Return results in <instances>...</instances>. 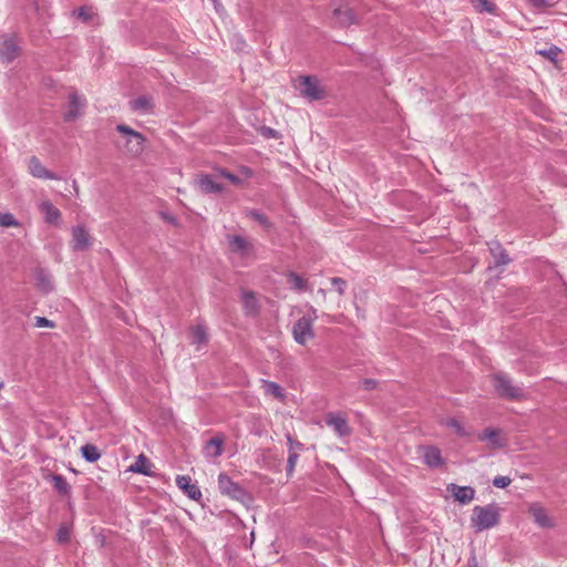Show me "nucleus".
<instances>
[{
	"label": "nucleus",
	"mask_w": 567,
	"mask_h": 567,
	"mask_svg": "<svg viewBox=\"0 0 567 567\" xmlns=\"http://www.w3.org/2000/svg\"><path fill=\"white\" fill-rule=\"evenodd\" d=\"M501 518L499 507L496 504L475 506L471 517V525L476 533L493 528L498 525Z\"/></svg>",
	"instance_id": "obj_1"
},
{
	"label": "nucleus",
	"mask_w": 567,
	"mask_h": 567,
	"mask_svg": "<svg viewBox=\"0 0 567 567\" xmlns=\"http://www.w3.org/2000/svg\"><path fill=\"white\" fill-rule=\"evenodd\" d=\"M116 131L123 135L124 142L121 145L126 154L132 157L140 156L145 148V136L126 124H118Z\"/></svg>",
	"instance_id": "obj_2"
},
{
	"label": "nucleus",
	"mask_w": 567,
	"mask_h": 567,
	"mask_svg": "<svg viewBox=\"0 0 567 567\" xmlns=\"http://www.w3.org/2000/svg\"><path fill=\"white\" fill-rule=\"evenodd\" d=\"M493 386L497 394L507 400H519L525 396L524 389L514 384L513 380L504 373L493 375Z\"/></svg>",
	"instance_id": "obj_3"
},
{
	"label": "nucleus",
	"mask_w": 567,
	"mask_h": 567,
	"mask_svg": "<svg viewBox=\"0 0 567 567\" xmlns=\"http://www.w3.org/2000/svg\"><path fill=\"white\" fill-rule=\"evenodd\" d=\"M298 89L301 96L309 101H319L327 97L324 87L320 84V81L316 76H300Z\"/></svg>",
	"instance_id": "obj_4"
},
{
	"label": "nucleus",
	"mask_w": 567,
	"mask_h": 567,
	"mask_svg": "<svg viewBox=\"0 0 567 567\" xmlns=\"http://www.w3.org/2000/svg\"><path fill=\"white\" fill-rule=\"evenodd\" d=\"M227 241L229 250L241 260L255 258V245L250 239L240 235H227Z\"/></svg>",
	"instance_id": "obj_5"
},
{
	"label": "nucleus",
	"mask_w": 567,
	"mask_h": 567,
	"mask_svg": "<svg viewBox=\"0 0 567 567\" xmlns=\"http://www.w3.org/2000/svg\"><path fill=\"white\" fill-rule=\"evenodd\" d=\"M218 488L221 494L227 495L233 499L240 502L248 499L246 491L224 473L218 476Z\"/></svg>",
	"instance_id": "obj_6"
},
{
	"label": "nucleus",
	"mask_w": 567,
	"mask_h": 567,
	"mask_svg": "<svg viewBox=\"0 0 567 567\" xmlns=\"http://www.w3.org/2000/svg\"><path fill=\"white\" fill-rule=\"evenodd\" d=\"M311 318H299L292 327V336L297 343L305 346L315 337Z\"/></svg>",
	"instance_id": "obj_7"
},
{
	"label": "nucleus",
	"mask_w": 567,
	"mask_h": 567,
	"mask_svg": "<svg viewBox=\"0 0 567 567\" xmlns=\"http://www.w3.org/2000/svg\"><path fill=\"white\" fill-rule=\"evenodd\" d=\"M528 513L533 517L534 523L542 528H554L556 523L550 517L544 506L539 503H532L528 505Z\"/></svg>",
	"instance_id": "obj_8"
},
{
	"label": "nucleus",
	"mask_w": 567,
	"mask_h": 567,
	"mask_svg": "<svg viewBox=\"0 0 567 567\" xmlns=\"http://www.w3.org/2000/svg\"><path fill=\"white\" fill-rule=\"evenodd\" d=\"M72 249L75 251H83L91 246V236L83 226L72 227Z\"/></svg>",
	"instance_id": "obj_9"
},
{
	"label": "nucleus",
	"mask_w": 567,
	"mask_h": 567,
	"mask_svg": "<svg viewBox=\"0 0 567 567\" xmlns=\"http://www.w3.org/2000/svg\"><path fill=\"white\" fill-rule=\"evenodd\" d=\"M85 106V100L72 92L69 95V111L64 114L66 122H72L81 115V110Z\"/></svg>",
	"instance_id": "obj_10"
},
{
	"label": "nucleus",
	"mask_w": 567,
	"mask_h": 567,
	"mask_svg": "<svg viewBox=\"0 0 567 567\" xmlns=\"http://www.w3.org/2000/svg\"><path fill=\"white\" fill-rule=\"evenodd\" d=\"M326 423L328 426L332 427L333 431L339 436H347V435H350V433H351V429L348 424L347 419L339 414H333V413L328 414L327 419H326Z\"/></svg>",
	"instance_id": "obj_11"
},
{
	"label": "nucleus",
	"mask_w": 567,
	"mask_h": 567,
	"mask_svg": "<svg viewBox=\"0 0 567 567\" xmlns=\"http://www.w3.org/2000/svg\"><path fill=\"white\" fill-rule=\"evenodd\" d=\"M478 440L486 442L492 449L505 446L506 440L501 435L499 430L487 427L478 434Z\"/></svg>",
	"instance_id": "obj_12"
},
{
	"label": "nucleus",
	"mask_w": 567,
	"mask_h": 567,
	"mask_svg": "<svg viewBox=\"0 0 567 567\" xmlns=\"http://www.w3.org/2000/svg\"><path fill=\"white\" fill-rule=\"evenodd\" d=\"M176 485L193 501H198L202 497V492L196 484L192 483V478L187 475H179L176 477Z\"/></svg>",
	"instance_id": "obj_13"
},
{
	"label": "nucleus",
	"mask_w": 567,
	"mask_h": 567,
	"mask_svg": "<svg viewBox=\"0 0 567 567\" xmlns=\"http://www.w3.org/2000/svg\"><path fill=\"white\" fill-rule=\"evenodd\" d=\"M447 491L461 504H468L474 499L475 489L471 486H458L454 483L447 485Z\"/></svg>",
	"instance_id": "obj_14"
},
{
	"label": "nucleus",
	"mask_w": 567,
	"mask_h": 567,
	"mask_svg": "<svg viewBox=\"0 0 567 567\" xmlns=\"http://www.w3.org/2000/svg\"><path fill=\"white\" fill-rule=\"evenodd\" d=\"M19 55V48L13 38L3 37L0 43V59L12 62Z\"/></svg>",
	"instance_id": "obj_15"
},
{
	"label": "nucleus",
	"mask_w": 567,
	"mask_h": 567,
	"mask_svg": "<svg viewBox=\"0 0 567 567\" xmlns=\"http://www.w3.org/2000/svg\"><path fill=\"white\" fill-rule=\"evenodd\" d=\"M29 173L35 177V178H42V179H59V177L54 174L48 171L40 159L35 156H32L29 161Z\"/></svg>",
	"instance_id": "obj_16"
},
{
	"label": "nucleus",
	"mask_w": 567,
	"mask_h": 567,
	"mask_svg": "<svg viewBox=\"0 0 567 567\" xmlns=\"http://www.w3.org/2000/svg\"><path fill=\"white\" fill-rule=\"evenodd\" d=\"M39 210L44 215V220L51 225H59L61 212L50 200H43L39 205Z\"/></svg>",
	"instance_id": "obj_17"
},
{
	"label": "nucleus",
	"mask_w": 567,
	"mask_h": 567,
	"mask_svg": "<svg viewBox=\"0 0 567 567\" xmlns=\"http://www.w3.org/2000/svg\"><path fill=\"white\" fill-rule=\"evenodd\" d=\"M196 185L205 194H217L223 192V186L210 175H199L196 178Z\"/></svg>",
	"instance_id": "obj_18"
},
{
	"label": "nucleus",
	"mask_w": 567,
	"mask_h": 567,
	"mask_svg": "<svg viewBox=\"0 0 567 567\" xmlns=\"http://www.w3.org/2000/svg\"><path fill=\"white\" fill-rule=\"evenodd\" d=\"M336 23L340 27H349L357 22L355 14L349 7H339L333 11Z\"/></svg>",
	"instance_id": "obj_19"
},
{
	"label": "nucleus",
	"mask_w": 567,
	"mask_h": 567,
	"mask_svg": "<svg viewBox=\"0 0 567 567\" xmlns=\"http://www.w3.org/2000/svg\"><path fill=\"white\" fill-rule=\"evenodd\" d=\"M423 461L430 467H439L443 465V458L441 451L435 446H423L421 447Z\"/></svg>",
	"instance_id": "obj_20"
},
{
	"label": "nucleus",
	"mask_w": 567,
	"mask_h": 567,
	"mask_svg": "<svg viewBox=\"0 0 567 567\" xmlns=\"http://www.w3.org/2000/svg\"><path fill=\"white\" fill-rule=\"evenodd\" d=\"M240 299L247 316H255L258 312V300L252 291L241 290Z\"/></svg>",
	"instance_id": "obj_21"
},
{
	"label": "nucleus",
	"mask_w": 567,
	"mask_h": 567,
	"mask_svg": "<svg viewBox=\"0 0 567 567\" xmlns=\"http://www.w3.org/2000/svg\"><path fill=\"white\" fill-rule=\"evenodd\" d=\"M488 248L494 258V265L496 267L505 266L511 262V258L508 257L507 252L501 246L499 243H497V241L489 243Z\"/></svg>",
	"instance_id": "obj_22"
},
{
	"label": "nucleus",
	"mask_w": 567,
	"mask_h": 567,
	"mask_svg": "<svg viewBox=\"0 0 567 567\" xmlns=\"http://www.w3.org/2000/svg\"><path fill=\"white\" fill-rule=\"evenodd\" d=\"M224 436L216 435L207 441L204 447V454L206 457H218L223 453Z\"/></svg>",
	"instance_id": "obj_23"
},
{
	"label": "nucleus",
	"mask_w": 567,
	"mask_h": 567,
	"mask_svg": "<svg viewBox=\"0 0 567 567\" xmlns=\"http://www.w3.org/2000/svg\"><path fill=\"white\" fill-rule=\"evenodd\" d=\"M152 466L153 464L150 462V460L144 454H140L136 457L135 462L130 465L128 471L133 473L143 474L146 476H152Z\"/></svg>",
	"instance_id": "obj_24"
},
{
	"label": "nucleus",
	"mask_w": 567,
	"mask_h": 567,
	"mask_svg": "<svg viewBox=\"0 0 567 567\" xmlns=\"http://www.w3.org/2000/svg\"><path fill=\"white\" fill-rule=\"evenodd\" d=\"M35 286L42 292L48 293L53 290L51 275L44 269H38L34 275Z\"/></svg>",
	"instance_id": "obj_25"
},
{
	"label": "nucleus",
	"mask_w": 567,
	"mask_h": 567,
	"mask_svg": "<svg viewBox=\"0 0 567 567\" xmlns=\"http://www.w3.org/2000/svg\"><path fill=\"white\" fill-rule=\"evenodd\" d=\"M131 109L137 112L148 113L153 109V99L147 95H141L130 102Z\"/></svg>",
	"instance_id": "obj_26"
},
{
	"label": "nucleus",
	"mask_w": 567,
	"mask_h": 567,
	"mask_svg": "<svg viewBox=\"0 0 567 567\" xmlns=\"http://www.w3.org/2000/svg\"><path fill=\"white\" fill-rule=\"evenodd\" d=\"M262 389L265 390L266 394H271L280 401H284L286 398L284 389L274 381L262 380Z\"/></svg>",
	"instance_id": "obj_27"
},
{
	"label": "nucleus",
	"mask_w": 567,
	"mask_h": 567,
	"mask_svg": "<svg viewBox=\"0 0 567 567\" xmlns=\"http://www.w3.org/2000/svg\"><path fill=\"white\" fill-rule=\"evenodd\" d=\"M288 284L290 285L291 289L298 290V291H305L308 290V281L303 279L301 276L293 271H289L287 274Z\"/></svg>",
	"instance_id": "obj_28"
},
{
	"label": "nucleus",
	"mask_w": 567,
	"mask_h": 567,
	"mask_svg": "<svg viewBox=\"0 0 567 567\" xmlns=\"http://www.w3.org/2000/svg\"><path fill=\"white\" fill-rule=\"evenodd\" d=\"M51 482L53 484V487L61 494V495H68L71 491V486L70 484L68 483V481L65 480V477H63L62 475L60 474H53L51 476Z\"/></svg>",
	"instance_id": "obj_29"
},
{
	"label": "nucleus",
	"mask_w": 567,
	"mask_h": 567,
	"mask_svg": "<svg viewBox=\"0 0 567 567\" xmlns=\"http://www.w3.org/2000/svg\"><path fill=\"white\" fill-rule=\"evenodd\" d=\"M82 456L90 463L96 462L101 457V453L93 444H85L81 447Z\"/></svg>",
	"instance_id": "obj_30"
},
{
	"label": "nucleus",
	"mask_w": 567,
	"mask_h": 567,
	"mask_svg": "<svg viewBox=\"0 0 567 567\" xmlns=\"http://www.w3.org/2000/svg\"><path fill=\"white\" fill-rule=\"evenodd\" d=\"M192 342L195 344H204L207 342V331L204 326H196L193 328L190 333Z\"/></svg>",
	"instance_id": "obj_31"
},
{
	"label": "nucleus",
	"mask_w": 567,
	"mask_h": 567,
	"mask_svg": "<svg viewBox=\"0 0 567 567\" xmlns=\"http://www.w3.org/2000/svg\"><path fill=\"white\" fill-rule=\"evenodd\" d=\"M472 3L480 12L496 13L497 7L489 0H472Z\"/></svg>",
	"instance_id": "obj_32"
},
{
	"label": "nucleus",
	"mask_w": 567,
	"mask_h": 567,
	"mask_svg": "<svg viewBox=\"0 0 567 567\" xmlns=\"http://www.w3.org/2000/svg\"><path fill=\"white\" fill-rule=\"evenodd\" d=\"M246 215L248 217L252 218L254 220H256L258 224H260L265 228L271 227V223L269 221L268 217L256 209L248 210L246 213Z\"/></svg>",
	"instance_id": "obj_33"
},
{
	"label": "nucleus",
	"mask_w": 567,
	"mask_h": 567,
	"mask_svg": "<svg viewBox=\"0 0 567 567\" xmlns=\"http://www.w3.org/2000/svg\"><path fill=\"white\" fill-rule=\"evenodd\" d=\"M20 223L11 213H0V227H18Z\"/></svg>",
	"instance_id": "obj_34"
},
{
	"label": "nucleus",
	"mask_w": 567,
	"mask_h": 567,
	"mask_svg": "<svg viewBox=\"0 0 567 567\" xmlns=\"http://www.w3.org/2000/svg\"><path fill=\"white\" fill-rule=\"evenodd\" d=\"M560 52H561V50L556 45H551L549 49H546V50L537 51V53L539 55L546 58L547 60H549L551 62H556L557 56L559 55Z\"/></svg>",
	"instance_id": "obj_35"
},
{
	"label": "nucleus",
	"mask_w": 567,
	"mask_h": 567,
	"mask_svg": "<svg viewBox=\"0 0 567 567\" xmlns=\"http://www.w3.org/2000/svg\"><path fill=\"white\" fill-rule=\"evenodd\" d=\"M444 424L447 426V427H451L460 436H466L470 434V432H467L463 425L461 424V422L456 419H449L444 422Z\"/></svg>",
	"instance_id": "obj_36"
},
{
	"label": "nucleus",
	"mask_w": 567,
	"mask_h": 567,
	"mask_svg": "<svg viewBox=\"0 0 567 567\" xmlns=\"http://www.w3.org/2000/svg\"><path fill=\"white\" fill-rule=\"evenodd\" d=\"M288 460H287V475L291 476L293 474L296 464L299 458V453L297 451H288Z\"/></svg>",
	"instance_id": "obj_37"
},
{
	"label": "nucleus",
	"mask_w": 567,
	"mask_h": 567,
	"mask_svg": "<svg viewBox=\"0 0 567 567\" xmlns=\"http://www.w3.org/2000/svg\"><path fill=\"white\" fill-rule=\"evenodd\" d=\"M331 284L336 287L338 293L342 296L346 291L347 282L342 278L333 277L331 278Z\"/></svg>",
	"instance_id": "obj_38"
},
{
	"label": "nucleus",
	"mask_w": 567,
	"mask_h": 567,
	"mask_svg": "<svg viewBox=\"0 0 567 567\" xmlns=\"http://www.w3.org/2000/svg\"><path fill=\"white\" fill-rule=\"evenodd\" d=\"M56 538H58V542L61 543V544H65L69 542L70 539V530L68 527L65 526H62L59 528L58 530V534H56Z\"/></svg>",
	"instance_id": "obj_39"
},
{
	"label": "nucleus",
	"mask_w": 567,
	"mask_h": 567,
	"mask_svg": "<svg viewBox=\"0 0 567 567\" xmlns=\"http://www.w3.org/2000/svg\"><path fill=\"white\" fill-rule=\"evenodd\" d=\"M287 441H288V451H297L298 453L302 451L303 444L293 440L290 434H287Z\"/></svg>",
	"instance_id": "obj_40"
},
{
	"label": "nucleus",
	"mask_w": 567,
	"mask_h": 567,
	"mask_svg": "<svg viewBox=\"0 0 567 567\" xmlns=\"http://www.w3.org/2000/svg\"><path fill=\"white\" fill-rule=\"evenodd\" d=\"M512 480L508 476H496L493 480V485L498 488H505L511 484Z\"/></svg>",
	"instance_id": "obj_41"
},
{
	"label": "nucleus",
	"mask_w": 567,
	"mask_h": 567,
	"mask_svg": "<svg viewBox=\"0 0 567 567\" xmlns=\"http://www.w3.org/2000/svg\"><path fill=\"white\" fill-rule=\"evenodd\" d=\"M34 319H35V323L34 324L38 328H44V327L53 328V327H55L53 321H51V320H49V319H47L44 317H35Z\"/></svg>",
	"instance_id": "obj_42"
},
{
	"label": "nucleus",
	"mask_w": 567,
	"mask_h": 567,
	"mask_svg": "<svg viewBox=\"0 0 567 567\" xmlns=\"http://www.w3.org/2000/svg\"><path fill=\"white\" fill-rule=\"evenodd\" d=\"M527 2L530 6H533L534 8H537V9L546 8V7H550L551 6L548 0H527Z\"/></svg>",
	"instance_id": "obj_43"
},
{
	"label": "nucleus",
	"mask_w": 567,
	"mask_h": 567,
	"mask_svg": "<svg viewBox=\"0 0 567 567\" xmlns=\"http://www.w3.org/2000/svg\"><path fill=\"white\" fill-rule=\"evenodd\" d=\"M220 175H223L225 178H227L228 181H230L233 184H239L240 183V178L227 171H220Z\"/></svg>",
	"instance_id": "obj_44"
},
{
	"label": "nucleus",
	"mask_w": 567,
	"mask_h": 567,
	"mask_svg": "<svg viewBox=\"0 0 567 567\" xmlns=\"http://www.w3.org/2000/svg\"><path fill=\"white\" fill-rule=\"evenodd\" d=\"M74 13L78 14L79 18L83 19L84 21H87L91 18V13L86 8H80Z\"/></svg>",
	"instance_id": "obj_45"
},
{
	"label": "nucleus",
	"mask_w": 567,
	"mask_h": 567,
	"mask_svg": "<svg viewBox=\"0 0 567 567\" xmlns=\"http://www.w3.org/2000/svg\"><path fill=\"white\" fill-rule=\"evenodd\" d=\"M362 386L364 388V390H373L377 386V381L373 379H364L362 381Z\"/></svg>",
	"instance_id": "obj_46"
},
{
	"label": "nucleus",
	"mask_w": 567,
	"mask_h": 567,
	"mask_svg": "<svg viewBox=\"0 0 567 567\" xmlns=\"http://www.w3.org/2000/svg\"><path fill=\"white\" fill-rule=\"evenodd\" d=\"M302 318H311V324H313V322L318 318L317 310L313 307H310L309 312L307 315L302 316Z\"/></svg>",
	"instance_id": "obj_47"
},
{
	"label": "nucleus",
	"mask_w": 567,
	"mask_h": 567,
	"mask_svg": "<svg viewBox=\"0 0 567 567\" xmlns=\"http://www.w3.org/2000/svg\"><path fill=\"white\" fill-rule=\"evenodd\" d=\"M318 293L322 297V299H323V300L326 299V297H327V292H326V290H324V289L320 288V289L318 290Z\"/></svg>",
	"instance_id": "obj_48"
},
{
	"label": "nucleus",
	"mask_w": 567,
	"mask_h": 567,
	"mask_svg": "<svg viewBox=\"0 0 567 567\" xmlns=\"http://www.w3.org/2000/svg\"><path fill=\"white\" fill-rule=\"evenodd\" d=\"M267 132L269 135L274 136L275 135V131L272 128H267Z\"/></svg>",
	"instance_id": "obj_49"
}]
</instances>
